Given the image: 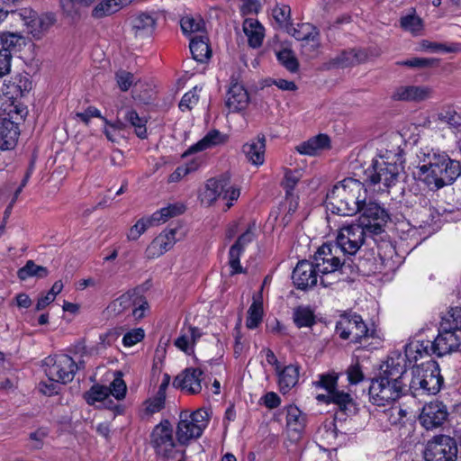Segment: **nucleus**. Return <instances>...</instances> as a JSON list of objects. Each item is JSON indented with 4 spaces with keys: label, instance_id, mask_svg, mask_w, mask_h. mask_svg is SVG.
Listing matches in <instances>:
<instances>
[{
    "label": "nucleus",
    "instance_id": "nucleus-1",
    "mask_svg": "<svg viewBox=\"0 0 461 461\" xmlns=\"http://www.w3.org/2000/svg\"><path fill=\"white\" fill-rule=\"evenodd\" d=\"M417 158V177L431 190L451 185L461 175L459 162L438 149L422 148Z\"/></svg>",
    "mask_w": 461,
    "mask_h": 461
},
{
    "label": "nucleus",
    "instance_id": "nucleus-2",
    "mask_svg": "<svg viewBox=\"0 0 461 461\" xmlns=\"http://www.w3.org/2000/svg\"><path fill=\"white\" fill-rule=\"evenodd\" d=\"M402 357H387L381 366L379 375L371 380L368 397L369 402L376 407H386L394 403L402 394L404 384Z\"/></svg>",
    "mask_w": 461,
    "mask_h": 461
},
{
    "label": "nucleus",
    "instance_id": "nucleus-3",
    "mask_svg": "<svg viewBox=\"0 0 461 461\" xmlns=\"http://www.w3.org/2000/svg\"><path fill=\"white\" fill-rule=\"evenodd\" d=\"M367 200V190L357 179L345 178L327 194L326 206L332 213L351 216Z\"/></svg>",
    "mask_w": 461,
    "mask_h": 461
},
{
    "label": "nucleus",
    "instance_id": "nucleus-4",
    "mask_svg": "<svg viewBox=\"0 0 461 461\" xmlns=\"http://www.w3.org/2000/svg\"><path fill=\"white\" fill-rule=\"evenodd\" d=\"M150 444L159 457L167 461H183L185 444L180 442L177 435L175 436L173 427L167 420L155 426L150 435Z\"/></svg>",
    "mask_w": 461,
    "mask_h": 461
},
{
    "label": "nucleus",
    "instance_id": "nucleus-5",
    "mask_svg": "<svg viewBox=\"0 0 461 461\" xmlns=\"http://www.w3.org/2000/svg\"><path fill=\"white\" fill-rule=\"evenodd\" d=\"M336 331L343 339L359 343L364 347L374 344V348L380 344V339L375 329H370L364 322L362 317L354 312L340 316L336 325Z\"/></svg>",
    "mask_w": 461,
    "mask_h": 461
},
{
    "label": "nucleus",
    "instance_id": "nucleus-6",
    "mask_svg": "<svg viewBox=\"0 0 461 461\" xmlns=\"http://www.w3.org/2000/svg\"><path fill=\"white\" fill-rule=\"evenodd\" d=\"M443 383L438 365L432 360L411 368L410 389L414 395L436 394Z\"/></svg>",
    "mask_w": 461,
    "mask_h": 461
},
{
    "label": "nucleus",
    "instance_id": "nucleus-7",
    "mask_svg": "<svg viewBox=\"0 0 461 461\" xmlns=\"http://www.w3.org/2000/svg\"><path fill=\"white\" fill-rule=\"evenodd\" d=\"M341 254L339 248L331 243H324L316 251L313 264L320 274L323 286H328L339 279L338 273L343 265Z\"/></svg>",
    "mask_w": 461,
    "mask_h": 461
},
{
    "label": "nucleus",
    "instance_id": "nucleus-8",
    "mask_svg": "<svg viewBox=\"0 0 461 461\" xmlns=\"http://www.w3.org/2000/svg\"><path fill=\"white\" fill-rule=\"evenodd\" d=\"M399 158L393 152L379 156L373 159L372 167L367 170V177L373 185H379L378 189L384 191L395 185L402 166L398 163Z\"/></svg>",
    "mask_w": 461,
    "mask_h": 461
},
{
    "label": "nucleus",
    "instance_id": "nucleus-9",
    "mask_svg": "<svg viewBox=\"0 0 461 461\" xmlns=\"http://www.w3.org/2000/svg\"><path fill=\"white\" fill-rule=\"evenodd\" d=\"M211 414L207 408H200L193 412L182 411L176 432L180 442L185 445L191 439L200 438L209 424Z\"/></svg>",
    "mask_w": 461,
    "mask_h": 461
},
{
    "label": "nucleus",
    "instance_id": "nucleus-10",
    "mask_svg": "<svg viewBox=\"0 0 461 461\" xmlns=\"http://www.w3.org/2000/svg\"><path fill=\"white\" fill-rule=\"evenodd\" d=\"M47 366L45 373L52 382L67 384L73 380L76 371L84 367V361L77 362L68 355H59L48 357L45 360Z\"/></svg>",
    "mask_w": 461,
    "mask_h": 461
},
{
    "label": "nucleus",
    "instance_id": "nucleus-11",
    "mask_svg": "<svg viewBox=\"0 0 461 461\" xmlns=\"http://www.w3.org/2000/svg\"><path fill=\"white\" fill-rule=\"evenodd\" d=\"M149 308L146 299L135 292H127L115 300L107 307L110 315L118 316L131 312L134 320H140L144 317Z\"/></svg>",
    "mask_w": 461,
    "mask_h": 461
},
{
    "label": "nucleus",
    "instance_id": "nucleus-12",
    "mask_svg": "<svg viewBox=\"0 0 461 461\" xmlns=\"http://www.w3.org/2000/svg\"><path fill=\"white\" fill-rule=\"evenodd\" d=\"M23 22L26 32L35 40L41 39L56 23V16L51 13L39 15L31 8H22L14 12Z\"/></svg>",
    "mask_w": 461,
    "mask_h": 461
},
{
    "label": "nucleus",
    "instance_id": "nucleus-13",
    "mask_svg": "<svg viewBox=\"0 0 461 461\" xmlns=\"http://www.w3.org/2000/svg\"><path fill=\"white\" fill-rule=\"evenodd\" d=\"M185 211L183 204H169L160 210L155 212L149 217H143L137 221V222L129 230L127 239L129 240H137L149 227L159 225L170 218L181 214Z\"/></svg>",
    "mask_w": 461,
    "mask_h": 461
},
{
    "label": "nucleus",
    "instance_id": "nucleus-14",
    "mask_svg": "<svg viewBox=\"0 0 461 461\" xmlns=\"http://www.w3.org/2000/svg\"><path fill=\"white\" fill-rule=\"evenodd\" d=\"M368 236H373V234H370L361 224L354 223L343 226L339 229L336 243L333 245L339 248L342 255H355Z\"/></svg>",
    "mask_w": 461,
    "mask_h": 461
},
{
    "label": "nucleus",
    "instance_id": "nucleus-15",
    "mask_svg": "<svg viewBox=\"0 0 461 461\" xmlns=\"http://www.w3.org/2000/svg\"><path fill=\"white\" fill-rule=\"evenodd\" d=\"M457 454L456 439L450 436L438 435L428 441L424 457L426 461H456Z\"/></svg>",
    "mask_w": 461,
    "mask_h": 461
},
{
    "label": "nucleus",
    "instance_id": "nucleus-16",
    "mask_svg": "<svg viewBox=\"0 0 461 461\" xmlns=\"http://www.w3.org/2000/svg\"><path fill=\"white\" fill-rule=\"evenodd\" d=\"M359 222L370 234L377 235L383 231L384 224L389 219L387 212L378 203L369 200L359 207Z\"/></svg>",
    "mask_w": 461,
    "mask_h": 461
},
{
    "label": "nucleus",
    "instance_id": "nucleus-17",
    "mask_svg": "<svg viewBox=\"0 0 461 461\" xmlns=\"http://www.w3.org/2000/svg\"><path fill=\"white\" fill-rule=\"evenodd\" d=\"M432 354H436V352L433 342L431 340L414 339L405 346V351L403 354L401 352L393 351L388 357H393L398 355L402 357L403 360V373H405L408 365H411L419 358L431 356Z\"/></svg>",
    "mask_w": 461,
    "mask_h": 461
},
{
    "label": "nucleus",
    "instance_id": "nucleus-18",
    "mask_svg": "<svg viewBox=\"0 0 461 461\" xmlns=\"http://www.w3.org/2000/svg\"><path fill=\"white\" fill-rule=\"evenodd\" d=\"M448 411L447 406L439 401L426 403L419 416L421 426L427 430L440 428L447 420Z\"/></svg>",
    "mask_w": 461,
    "mask_h": 461
},
{
    "label": "nucleus",
    "instance_id": "nucleus-19",
    "mask_svg": "<svg viewBox=\"0 0 461 461\" xmlns=\"http://www.w3.org/2000/svg\"><path fill=\"white\" fill-rule=\"evenodd\" d=\"M176 233L175 229L165 230L159 233L147 247L145 257L154 259L170 250L176 242Z\"/></svg>",
    "mask_w": 461,
    "mask_h": 461
},
{
    "label": "nucleus",
    "instance_id": "nucleus-20",
    "mask_svg": "<svg viewBox=\"0 0 461 461\" xmlns=\"http://www.w3.org/2000/svg\"><path fill=\"white\" fill-rule=\"evenodd\" d=\"M318 276L320 274L313 262L303 260L294 267L292 278L297 288L306 289L317 284Z\"/></svg>",
    "mask_w": 461,
    "mask_h": 461
},
{
    "label": "nucleus",
    "instance_id": "nucleus-21",
    "mask_svg": "<svg viewBox=\"0 0 461 461\" xmlns=\"http://www.w3.org/2000/svg\"><path fill=\"white\" fill-rule=\"evenodd\" d=\"M203 375V371L199 368H186L176 377L174 384L189 394L199 393L204 379Z\"/></svg>",
    "mask_w": 461,
    "mask_h": 461
},
{
    "label": "nucleus",
    "instance_id": "nucleus-22",
    "mask_svg": "<svg viewBox=\"0 0 461 461\" xmlns=\"http://www.w3.org/2000/svg\"><path fill=\"white\" fill-rule=\"evenodd\" d=\"M438 357L456 350L461 345V330L454 331L439 327L438 335L432 341Z\"/></svg>",
    "mask_w": 461,
    "mask_h": 461
},
{
    "label": "nucleus",
    "instance_id": "nucleus-23",
    "mask_svg": "<svg viewBox=\"0 0 461 461\" xmlns=\"http://www.w3.org/2000/svg\"><path fill=\"white\" fill-rule=\"evenodd\" d=\"M316 400L326 404L333 403L348 415L357 411V404L351 394L339 389L330 393H319Z\"/></svg>",
    "mask_w": 461,
    "mask_h": 461
},
{
    "label": "nucleus",
    "instance_id": "nucleus-24",
    "mask_svg": "<svg viewBox=\"0 0 461 461\" xmlns=\"http://www.w3.org/2000/svg\"><path fill=\"white\" fill-rule=\"evenodd\" d=\"M249 103V96L244 86L238 83H231L225 99V105L230 113H239L245 110Z\"/></svg>",
    "mask_w": 461,
    "mask_h": 461
},
{
    "label": "nucleus",
    "instance_id": "nucleus-25",
    "mask_svg": "<svg viewBox=\"0 0 461 461\" xmlns=\"http://www.w3.org/2000/svg\"><path fill=\"white\" fill-rule=\"evenodd\" d=\"M433 96V89L426 86H402L395 89L393 97L395 100L421 102Z\"/></svg>",
    "mask_w": 461,
    "mask_h": 461
},
{
    "label": "nucleus",
    "instance_id": "nucleus-26",
    "mask_svg": "<svg viewBox=\"0 0 461 461\" xmlns=\"http://www.w3.org/2000/svg\"><path fill=\"white\" fill-rule=\"evenodd\" d=\"M292 35L298 41H303L304 51H315L320 46L319 32L311 23H301L293 28Z\"/></svg>",
    "mask_w": 461,
    "mask_h": 461
},
{
    "label": "nucleus",
    "instance_id": "nucleus-27",
    "mask_svg": "<svg viewBox=\"0 0 461 461\" xmlns=\"http://www.w3.org/2000/svg\"><path fill=\"white\" fill-rule=\"evenodd\" d=\"M277 383L282 393H286L294 387L299 380L300 366L290 364L284 367L276 366Z\"/></svg>",
    "mask_w": 461,
    "mask_h": 461
},
{
    "label": "nucleus",
    "instance_id": "nucleus-28",
    "mask_svg": "<svg viewBox=\"0 0 461 461\" xmlns=\"http://www.w3.org/2000/svg\"><path fill=\"white\" fill-rule=\"evenodd\" d=\"M20 130L17 122L11 120L0 119V149H13L18 141Z\"/></svg>",
    "mask_w": 461,
    "mask_h": 461
},
{
    "label": "nucleus",
    "instance_id": "nucleus-29",
    "mask_svg": "<svg viewBox=\"0 0 461 461\" xmlns=\"http://www.w3.org/2000/svg\"><path fill=\"white\" fill-rule=\"evenodd\" d=\"M242 29L248 38L249 47L257 49L262 45L265 38V28L257 19H245Z\"/></svg>",
    "mask_w": 461,
    "mask_h": 461
},
{
    "label": "nucleus",
    "instance_id": "nucleus-30",
    "mask_svg": "<svg viewBox=\"0 0 461 461\" xmlns=\"http://www.w3.org/2000/svg\"><path fill=\"white\" fill-rule=\"evenodd\" d=\"M131 31L136 38L149 37L156 27V19L149 14H139L131 19Z\"/></svg>",
    "mask_w": 461,
    "mask_h": 461
},
{
    "label": "nucleus",
    "instance_id": "nucleus-31",
    "mask_svg": "<svg viewBox=\"0 0 461 461\" xmlns=\"http://www.w3.org/2000/svg\"><path fill=\"white\" fill-rule=\"evenodd\" d=\"M330 138L326 134H319L295 147L298 153L307 156H316L330 148Z\"/></svg>",
    "mask_w": 461,
    "mask_h": 461
},
{
    "label": "nucleus",
    "instance_id": "nucleus-32",
    "mask_svg": "<svg viewBox=\"0 0 461 461\" xmlns=\"http://www.w3.org/2000/svg\"><path fill=\"white\" fill-rule=\"evenodd\" d=\"M367 59V54L362 50H344L330 62L332 68H348L365 62Z\"/></svg>",
    "mask_w": 461,
    "mask_h": 461
},
{
    "label": "nucleus",
    "instance_id": "nucleus-33",
    "mask_svg": "<svg viewBox=\"0 0 461 461\" xmlns=\"http://www.w3.org/2000/svg\"><path fill=\"white\" fill-rule=\"evenodd\" d=\"M131 0H101L96 3L91 12L94 19H102L119 12L127 6Z\"/></svg>",
    "mask_w": 461,
    "mask_h": 461
},
{
    "label": "nucleus",
    "instance_id": "nucleus-34",
    "mask_svg": "<svg viewBox=\"0 0 461 461\" xmlns=\"http://www.w3.org/2000/svg\"><path fill=\"white\" fill-rule=\"evenodd\" d=\"M201 330L193 326L182 329L179 337L175 340V346L181 351L191 354L196 341L201 338Z\"/></svg>",
    "mask_w": 461,
    "mask_h": 461
},
{
    "label": "nucleus",
    "instance_id": "nucleus-35",
    "mask_svg": "<svg viewBox=\"0 0 461 461\" xmlns=\"http://www.w3.org/2000/svg\"><path fill=\"white\" fill-rule=\"evenodd\" d=\"M265 137H258L243 145V153L251 164L261 166L265 161Z\"/></svg>",
    "mask_w": 461,
    "mask_h": 461
},
{
    "label": "nucleus",
    "instance_id": "nucleus-36",
    "mask_svg": "<svg viewBox=\"0 0 461 461\" xmlns=\"http://www.w3.org/2000/svg\"><path fill=\"white\" fill-rule=\"evenodd\" d=\"M123 119L127 125L133 128L135 134L140 139L144 140L148 137V120L145 116H140L135 110L128 108L125 110Z\"/></svg>",
    "mask_w": 461,
    "mask_h": 461
},
{
    "label": "nucleus",
    "instance_id": "nucleus-37",
    "mask_svg": "<svg viewBox=\"0 0 461 461\" xmlns=\"http://www.w3.org/2000/svg\"><path fill=\"white\" fill-rule=\"evenodd\" d=\"M226 140V135L222 134L218 130H212L197 143L191 146L185 154L205 150L216 145L224 143Z\"/></svg>",
    "mask_w": 461,
    "mask_h": 461
},
{
    "label": "nucleus",
    "instance_id": "nucleus-38",
    "mask_svg": "<svg viewBox=\"0 0 461 461\" xmlns=\"http://www.w3.org/2000/svg\"><path fill=\"white\" fill-rule=\"evenodd\" d=\"M189 48L193 59L198 62H204L211 57L212 51L205 36L200 35L193 37L190 40Z\"/></svg>",
    "mask_w": 461,
    "mask_h": 461
},
{
    "label": "nucleus",
    "instance_id": "nucleus-39",
    "mask_svg": "<svg viewBox=\"0 0 461 461\" xmlns=\"http://www.w3.org/2000/svg\"><path fill=\"white\" fill-rule=\"evenodd\" d=\"M221 185L222 189L220 190V198L225 203V210H229L240 196V188L231 184L227 176L221 177Z\"/></svg>",
    "mask_w": 461,
    "mask_h": 461
},
{
    "label": "nucleus",
    "instance_id": "nucleus-40",
    "mask_svg": "<svg viewBox=\"0 0 461 461\" xmlns=\"http://www.w3.org/2000/svg\"><path fill=\"white\" fill-rule=\"evenodd\" d=\"M0 111L3 115H5L4 119L14 121L19 123L23 121L27 114V108L21 103L9 99L6 103L1 104Z\"/></svg>",
    "mask_w": 461,
    "mask_h": 461
},
{
    "label": "nucleus",
    "instance_id": "nucleus-41",
    "mask_svg": "<svg viewBox=\"0 0 461 461\" xmlns=\"http://www.w3.org/2000/svg\"><path fill=\"white\" fill-rule=\"evenodd\" d=\"M221 189V177L207 180L199 194L201 203L207 206L213 204L220 198V190Z\"/></svg>",
    "mask_w": 461,
    "mask_h": 461
},
{
    "label": "nucleus",
    "instance_id": "nucleus-42",
    "mask_svg": "<svg viewBox=\"0 0 461 461\" xmlns=\"http://www.w3.org/2000/svg\"><path fill=\"white\" fill-rule=\"evenodd\" d=\"M263 314L262 296L259 294L253 297V302L248 310L246 327L250 330L258 328L262 321Z\"/></svg>",
    "mask_w": 461,
    "mask_h": 461
},
{
    "label": "nucleus",
    "instance_id": "nucleus-43",
    "mask_svg": "<svg viewBox=\"0 0 461 461\" xmlns=\"http://www.w3.org/2000/svg\"><path fill=\"white\" fill-rule=\"evenodd\" d=\"M298 204L299 197L297 194H285L284 202L278 208L284 225L288 224L291 221L292 215L296 212Z\"/></svg>",
    "mask_w": 461,
    "mask_h": 461
},
{
    "label": "nucleus",
    "instance_id": "nucleus-44",
    "mask_svg": "<svg viewBox=\"0 0 461 461\" xmlns=\"http://www.w3.org/2000/svg\"><path fill=\"white\" fill-rule=\"evenodd\" d=\"M48 275L49 270L44 267L36 265L33 260H28L17 272L21 280H26L30 277L44 278Z\"/></svg>",
    "mask_w": 461,
    "mask_h": 461
},
{
    "label": "nucleus",
    "instance_id": "nucleus-45",
    "mask_svg": "<svg viewBox=\"0 0 461 461\" xmlns=\"http://www.w3.org/2000/svg\"><path fill=\"white\" fill-rule=\"evenodd\" d=\"M1 50H5L12 54V51L17 50L24 45L25 41L22 34L16 32H2L0 33Z\"/></svg>",
    "mask_w": 461,
    "mask_h": 461
},
{
    "label": "nucleus",
    "instance_id": "nucleus-46",
    "mask_svg": "<svg viewBox=\"0 0 461 461\" xmlns=\"http://www.w3.org/2000/svg\"><path fill=\"white\" fill-rule=\"evenodd\" d=\"M439 327L448 330H461V307L450 308L442 317Z\"/></svg>",
    "mask_w": 461,
    "mask_h": 461
},
{
    "label": "nucleus",
    "instance_id": "nucleus-47",
    "mask_svg": "<svg viewBox=\"0 0 461 461\" xmlns=\"http://www.w3.org/2000/svg\"><path fill=\"white\" fill-rule=\"evenodd\" d=\"M304 423L305 418L302 411L296 406H288L286 411L287 427L295 432H301L304 428Z\"/></svg>",
    "mask_w": 461,
    "mask_h": 461
},
{
    "label": "nucleus",
    "instance_id": "nucleus-48",
    "mask_svg": "<svg viewBox=\"0 0 461 461\" xmlns=\"http://www.w3.org/2000/svg\"><path fill=\"white\" fill-rule=\"evenodd\" d=\"M401 27L412 34H419L423 29L422 20L412 12L400 20Z\"/></svg>",
    "mask_w": 461,
    "mask_h": 461
},
{
    "label": "nucleus",
    "instance_id": "nucleus-49",
    "mask_svg": "<svg viewBox=\"0 0 461 461\" xmlns=\"http://www.w3.org/2000/svg\"><path fill=\"white\" fill-rule=\"evenodd\" d=\"M293 318L298 328L311 327L314 323L313 312L307 307L294 309Z\"/></svg>",
    "mask_w": 461,
    "mask_h": 461
},
{
    "label": "nucleus",
    "instance_id": "nucleus-50",
    "mask_svg": "<svg viewBox=\"0 0 461 461\" xmlns=\"http://www.w3.org/2000/svg\"><path fill=\"white\" fill-rule=\"evenodd\" d=\"M420 50L425 51H429L432 53L436 52H444V53H451L456 52L459 50V47L457 44H450L447 45L445 43L433 42L427 40H423L420 43Z\"/></svg>",
    "mask_w": 461,
    "mask_h": 461
},
{
    "label": "nucleus",
    "instance_id": "nucleus-51",
    "mask_svg": "<svg viewBox=\"0 0 461 461\" xmlns=\"http://www.w3.org/2000/svg\"><path fill=\"white\" fill-rule=\"evenodd\" d=\"M245 249L233 244L229 250V266L230 267V274L235 275L243 272V268L240 263V258L244 253Z\"/></svg>",
    "mask_w": 461,
    "mask_h": 461
},
{
    "label": "nucleus",
    "instance_id": "nucleus-52",
    "mask_svg": "<svg viewBox=\"0 0 461 461\" xmlns=\"http://www.w3.org/2000/svg\"><path fill=\"white\" fill-rule=\"evenodd\" d=\"M245 249L233 244L229 250V266L230 267V274L235 275L243 272V268L240 263V258L244 253Z\"/></svg>",
    "mask_w": 461,
    "mask_h": 461
},
{
    "label": "nucleus",
    "instance_id": "nucleus-53",
    "mask_svg": "<svg viewBox=\"0 0 461 461\" xmlns=\"http://www.w3.org/2000/svg\"><path fill=\"white\" fill-rule=\"evenodd\" d=\"M437 118L451 128H458L461 125V115L451 107L442 109L437 113Z\"/></svg>",
    "mask_w": 461,
    "mask_h": 461
},
{
    "label": "nucleus",
    "instance_id": "nucleus-54",
    "mask_svg": "<svg viewBox=\"0 0 461 461\" xmlns=\"http://www.w3.org/2000/svg\"><path fill=\"white\" fill-rule=\"evenodd\" d=\"M338 375L336 374H321L319 380L313 382L316 387L322 388L326 393H333L337 388Z\"/></svg>",
    "mask_w": 461,
    "mask_h": 461
},
{
    "label": "nucleus",
    "instance_id": "nucleus-55",
    "mask_svg": "<svg viewBox=\"0 0 461 461\" xmlns=\"http://www.w3.org/2000/svg\"><path fill=\"white\" fill-rule=\"evenodd\" d=\"M278 61L290 72H295L298 69V61L294 53L287 49H284L276 53Z\"/></svg>",
    "mask_w": 461,
    "mask_h": 461
},
{
    "label": "nucleus",
    "instance_id": "nucleus-56",
    "mask_svg": "<svg viewBox=\"0 0 461 461\" xmlns=\"http://www.w3.org/2000/svg\"><path fill=\"white\" fill-rule=\"evenodd\" d=\"M200 91L201 88L194 86L191 91L185 93L179 103L180 110L183 112L191 110L198 103Z\"/></svg>",
    "mask_w": 461,
    "mask_h": 461
},
{
    "label": "nucleus",
    "instance_id": "nucleus-57",
    "mask_svg": "<svg viewBox=\"0 0 461 461\" xmlns=\"http://www.w3.org/2000/svg\"><path fill=\"white\" fill-rule=\"evenodd\" d=\"M180 25L185 34L198 32L203 29V22L192 16H184L180 21Z\"/></svg>",
    "mask_w": 461,
    "mask_h": 461
},
{
    "label": "nucleus",
    "instance_id": "nucleus-58",
    "mask_svg": "<svg viewBox=\"0 0 461 461\" xmlns=\"http://www.w3.org/2000/svg\"><path fill=\"white\" fill-rule=\"evenodd\" d=\"M257 224L255 221L250 222L244 231L238 237L235 244L246 249V247L251 243L256 238Z\"/></svg>",
    "mask_w": 461,
    "mask_h": 461
},
{
    "label": "nucleus",
    "instance_id": "nucleus-59",
    "mask_svg": "<svg viewBox=\"0 0 461 461\" xmlns=\"http://www.w3.org/2000/svg\"><path fill=\"white\" fill-rule=\"evenodd\" d=\"M302 175L298 170L292 171L286 169L285 172V179L283 181V186L285 190V194H295L294 189L296 186Z\"/></svg>",
    "mask_w": 461,
    "mask_h": 461
},
{
    "label": "nucleus",
    "instance_id": "nucleus-60",
    "mask_svg": "<svg viewBox=\"0 0 461 461\" xmlns=\"http://www.w3.org/2000/svg\"><path fill=\"white\" fill-rule=\"evenodd\" d=\"M108 395H110L108 387L103 385H95L86 393V401L88 403L92 404L95 402L104 401L106 397H108Z\"/></svg>",
    "mask_w": 461,
    "mask_h": 461
},
{
    "label": "nucleus",
    "instance_id": "nucleus-61",
    "mask_svg": "<svg viewBox=\"0 0 461 461\" xmlns=\"http://www.w3.org/2000/svg\"><path fill=\"white\" fill-rule=\"evenodd\" d=\"M115 79L119 88L122 91H128L130 87L135 83L134 75L125 70H119L116 72Z\"/></svg>",
    "mask_w": 461,
    "mask_h": 461
},
{
    "label": "nucleus",
    "instance_id": "nucleus-62",
    "mask_svg": "<svg viewBox=\"0 0 461 461\" xmlns=\"http://www.w3.org/2000/svg\"><path fill=\"white\" fill-rule=\"evenodd\" d=\"M109 389V394L114 396L117 400H122L125 397L127 387L121 376H116L111 383Z\"/></svg>",
    "mask_w": 461,
    "mask_h": 461
},
{
    "label": "nucleus",
    "instance_id": "nucleus-63",
    "mask_svg": "<svg viewBox=\"0 0 461 461\" xmlns=\"http://www.w3.org/2000/svg\"><path fill=\"white\" fill-rule=\"evenodd\" d=\"M145 333L141 328H137L128 331L122 338L124 347L130 348L136 345L144 339Z\"/></svg>",
    "mask_w": 461,
    "mask_h": 461
},
{
    "label": "nucleus",
    "instance_id": "nucleus-64",
    "mask_svg": "<svg viewBox=\"0 0 461 461\" xmlns=\"http://www.w3.org/2000/svg\"><path fill=\"white\" fill-rule=\"evenodd\" d=\"M291 9L286 5H276L272 10V15L276 23L285 24L290 19Z\"/></svg>",
    "mask_w": 461,
    "mask_h": 461
}]
</instances>
